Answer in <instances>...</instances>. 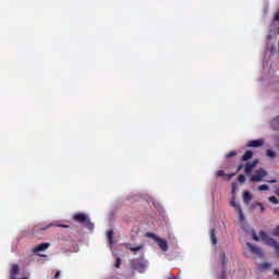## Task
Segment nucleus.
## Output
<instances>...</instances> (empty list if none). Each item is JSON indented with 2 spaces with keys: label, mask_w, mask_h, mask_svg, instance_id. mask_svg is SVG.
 <instances>
[{
  "label": "nucleus",
  "mask_w": 279,
  "mask_h": 279,
  "mask_svg": "<svg viewBox=\"0 0 279 279\" xmlns=\"http://www.w3.org/2000/svg\"><path fill=\"white\" fill-rule=\"evenodd\" d=\"M49 228H71L69 225H60V223H50L47 226L37 225L33 228V234L36 236L38 232H45V230H49Z\"/></svg>",
  "instance_id": "1"
},
{
  "label": "nucleus",
  "mask_w": 279,
  "mask_h": 279,
  "mask_svg": "<svg viewBox=\"0 0 279 279\" xmlns=\"http://www.w3.org/2000/svg\"><path fill=\"white\" fill-rule=\"evenodd\" d=\"M258 165V159H255L253 162H246L244 166L243 163H240L238 166L236 171H242V169H244V173H246V175H250V173H252V171H254L255 167Z\"/></svg>",
  "instance_id": "2"
},
{
  "label": "nucleus",
  "mask_w": 279,
  "mask_h": 279,
  "mask_svg": "<svg viewBox=\"0 0 279 279\" xmlns=\"http://www.w3.org/2000/svg\"><path fill=\"white\" fill-rule=\"evenodd\" d=\"M263 178H267V170L264 168H259L255 171L254 174L251 175L250 181L251 182H263Z\"/></svg>",
  "instance_id": "3"
},
{
  "label": "nucleus",
  "mask_w": 279,
  "mask_h": 279,
  "mask_svg": "<svg viewBox=\"0 0 279 279\" xmlns=\"http://www.w3.org/2000/svg\"><path fill=\"white\" fill-rule=\"evenodd\" d=\"M73 221H77L78 223H90V219L84 213H76L72 217Z\"/></svg>",
  "instance_id": "4"
},
{
  "label": "nucleus",
  "mask_w": 279,
  "mask_h": 279,
  "mask_svg": "<svg viewBox=\"0 0 279 279\" xmlns=\"http://www.w3.org/2000/svg\"><path fill=\"white\" fill-rule=\"evenodd\" d=\"M247 247L250 248L252 254H255L256 256H258L259 258H263L264 254H263V248L253 245L252 243L247 242L246 243Z\"/></svg>",
  "instance_id": "5"
},
{
  "label": "nucleus",
  "mask_w": 279,
  "mask_h": 279,
  "mask_svg": "<svg viewBox=\"0 0 279 279\" xmlns=\"http://www.w3.org/2000/svg\"><path fill=\"white\" fill-rule=\"evenodd\" d=\"M50 246H51V244L48 242L38 244L37 246H35L33 248V254H38V252H45V250H49Z\"/></svg>",
  "instance_id": "6"
},
{
  "label": "nucleus",
  "mask_w": 279,
  "mask_h": 279,
  "mask_svg": "<svg viewBox=\"0 0 279 279\" xmlns=\"http://www.w3.org/2000/svg\"><path fill=\"white\" fill-rule=\"evenodd\" d=\"M265 145V141L263 140H252L247 142V147H263Z\"/></svg>",
  "instance_id": "7"
},
{
  "label": "nucleus",
  "mask_w": 279,
  "mask_h": 279,
  "mask_svg": "<svg viewBox=\"0 0 279 279\" xmlns=\"http://www.w3.org/2000/svg\"><path fill=\"white\" fill-rule=\"evenodd\" d=\"M155 243L158 244L161 252H167V250H169V244H167V240H165L162 238H159Z\"/></svg>",
  "instance_id": "8"
},
{
  "label": "nucleus",
  "mask_w": 279,
  "mask_h": 279,
  "mask_svg": "<svg viewBox=\"0 0 279 279\" xmlns=\"http://www.w3.org/2000/svg\"><path fill=\"white\" fill-rule=\"evenodd\" d=\"M220 260L223 269L222 276H226V265H228V257L226 256L225 252L220 253Z\"/></svg>",
  "instance_id": "9"
},
{
  "label": "nucleus",
  "mask_w": 279,
  "mask_h": 279,
  "mask_svg": "<svg viewBox=\"0 0 279 279\" xmlns=\"http://www.w3.org/2000/svg\"><path fill=\"white\" fill-rule=\"evenodd\" d=\"M253 157H254V153L252 150H246L241 158V162H247V160H252Z\"/></svg>",
  "instance_id": "10"
},
{
  "label": "nucleus",
  "mask_w": 279,
  "mask_h": 279,
  "mask_svg": "<svg viewBox=\"0 0 279 279\" xmlns=\"http://www.w3.org/2000/svg\"><path fill=\"white\" fill-rule=\"evenodd\" d=\"M270 128L271 130H274L275 132H278L279 130V116H277L276 118H274L270 122Z\"/></svg>",
  "instance_id": "11"
},
{
  "label": "nucleus",
  "mask_w": 279,
  "mask_h": 279,
  "mask_svg": "<svg viewBox=\"0 0 279 279\" xmlns=\"http://www.w3.org/2000/svg\"><path fill=\"white\" fill-rule=\"evenodd\" d=\"M242 198H243L244 204H250V201L253 198V196L250 192L244 191Z\"/></svg>",
  "instance_id": "12"
},
{
  "label": "nucleus",
  "mask_w": 279,
  "mask_h": 279,
  "mask_svg": "<svg viewBox=\"0 0 279 279\" xmlns=\"http://www.w3.org/2000/svg\"><path fill=\"white\" fill-rule=\"evenodd\" d=\"M16 276H19V265H13L11 268V277L10 279H16Z\"/></svg>",
  "instance_id": "13"
},
{
  "label": "nucleus",
  "mask_w": 279,
  "mask_h": 279,
  "mask_svg": "<svg viewBox=\"0 0 279 279\" xmlns=\"http://www.w3.org/2000/svg\"><path fill=\"white\" fill-rule=\"evenodd\" d=\"M210 241L213 245H217V233H215V229H211L209 232Z\"/></svg>",
  "instance_id": "14"
},
{
  "label": "nucleus",
  "mask_w": 279,
  "mask_h": 279,
  "mask_svg": "<svg viewBox=\"0 0 279 279\" xmlns=\"http://www.w3.org/2000/svg\"><path fill=\"white\" fill-rule=\"evenodd\" d=\"M236 213L239 214L240 221H245V214H243V209L239 208Z\"/></svg>",
  "instance_id": "15"
},
{
  "label": "nucleus",
  "mask_w": 279,
  "mask_h": 279,
  "mask_svg": "<svg viewBox=\"0 0 279 279\" xmlns=\"http://www.w3.org/2000/svg\"><path fill=\"white\" fill-rule=\"evenodd\" d=\"M114 236V231L109 230L107 231V239L109 240V243H112V238Z\"/></svg>",
  "instance_id": "16"
},
{
  "label": "nucleus",
  "mask_w": 279,
  "mask_h": 279,
  "mask_svg": "<svg viewBox=\"0 0 279 279\" xmlns=\"http://www.w3.org/2000/svg\"><path fill=\"white\" fill-rule=\"evenodd\" d=\"M266 156H268V158H276V153L271 149H267Z\"/></svg>",
  "instance_id": "17"
},
{
  "label": "nucleus",
  "mask_w": 279,
  "mask_h": 279,
  "mask_svg": "<svg viewBox=\"0 0 279 279\" xmlns=\"http://www.w3.org/2000/svg\"><path fill=\"white\" fill-rule=\"evenodd\" d=\"M143 244L138 245V246H133L130 247L131 252H141V250H143Z\"/></svg>",
  "instance_id": "18"
},
{
  "label": "nucleus",
  "mask_w": 279,
  "mask_h": 279,
  "mask_svg": "<svg viewBox=\"0 0 279 279\" xmlns=\"http://www.w3.org/2000/svg\"><path fill=\"white\" fill-rule=\"evenodd\" d=\"M236 156V150H231L229 154L226 155L227 159L234 158Z\"/></svg>",
  "instance_id": "19"
},
{
  "label": "nucleus",
  "mask_w": 279,
  "mask_h": 279,
  "mask_svg": "<svg viewBox=\"0 0 279 279\" xmlns=\"http://www.w3.org/2000/svg\"><path fill=\"white\" fill-rule=\"evenodd\" d=\"M260 269H269V267H271V264L269 263H263L259 265Z\"/></svg>",
  "instance_id": "20"
},
{
  "label": "nucleus",
  "mask_w": 279,
  "mask_h": 279,
  "mask_svg": "<svg viewBox=\"0 0 279 279\" xmlns=\"http://www.w3.org/2000/svg\"><path fill=\"white\" fill-rule=\"evenodd\" d=\"M258 191H269V185L267 184L259 185Z\"/></svg>",
  "instance_id": "21"
},
{
  "label": "nucleus",
  "mask_w": 279,
  "mask_h": 279,
  "mask_svg": "<svg viewBox=\"0 0 279 279\" xmlns=\"http://www.w3.org/2000/svg\"><path fill=\"white\" fill-rule=\"evenodd\" d=\"M147 236H149V239H154V241H158L160 238H158V235H156L155 233H147Z\"/></svg>",
  "instance_id": "22"
},
{
  "label": "nucleus",
  "mask_w": 279,
  "mask_h": 279,
  "mask_svg": "<svg viewBox=\"0 0 279 279\" xmlns=\"http://www.w3.org/2000/svg\"><path fill=\"white\" fill-rule=\"evenodd\" d=\"M268 199L271 204H278L279 203V201L276 196H270Z\"/></svg>",
  "instance_id": "23"
},
{
  "label": "nucleus",
  "mask_w": 279,
  "mask_h": 279,
  "mask_svg": "<svg viewBox=\"0 0 279 279\" xmlns=\"http://www.w3.org/2000/svg\"><path fill=\"white\" fill-rule=\"evenodd\" d=\"M231 206H232L233 208H235V210H239V208H241V205H240V204H236V202H234V201H231Z\"/></svg>",
  "instance_id": "24"
},
{
  "label": "nucleus",
  "mask_w": 279,
  "mask_h": 279,
  "mask_svg": "<svg viewBox=\"0 0 279 279\" xmlns=\"http://www.w3.org/2000/svg\"><path fill=\"white\" fill-rule=\"evenodd\" d=\"M259 238L262 239V241H265V239H267V233L265 231H260Z\"/></svg>",
  "instance_id": "25"
},
{
  "label": "nucleus",
  "mask_w": 279,
  "mask_h": 279,
  "mask_svg": "<svg viewBox=\"0 0 279 279\" xmlns=\"http://www.w3.org/2000/svg\"><path fill=\"white\" fill-rule=\"evenodd\" d=\"M114 267H116V269H119V267H121V259H120V257H118V258L116 259V265H114Z\"/></svg>",
  "instance_id": "26"
},
{
  "label": "nucleus",
  "mask_w": 279,
  "mask_h": 279,
  "mask_svg": "<svg viewBox=\"0 0 279 279\" xmlns=\"http://www.w3.org/2000/svg\"><path fill=\"white\" fill-rule=\"evenodd\" d=\"M238 182H241V183L245 182V177H244V174H240V175L238 177Z\"/></svg>",
  "instance_id": "27"
},
{
  "label": "nucleus",
  "mask_w": 279,
  "mask_h": 279,
  "mask_svg": "<svg viewBox=\"0 0 279 279\" xmlns=\"http://www.w3.org/2000/svg\"><path fill=\"white\" fill-rule=\"evenodd\" d=\"M274 236H279V226H277L272 232Z\"/></svg>",
  "instance_id": "28"
},
{
  "label": "nucleus",
  "mask_w": 279,
  "mask_h": 279,
  "mask_svg": "<svg viewBox=\"0 0 279 279\" xmlns=\"http://www.w3.org/2000/svg\"><path fill=\"white\" fill-rule=\"evenodd\" d=\"M274 21H275L276 23H279V10L275 13Z\"/></svg>",
  "instance_id": "29"
},
{
  "label": "nucleus",
  "mask_w": 279,
  "mask_h": 279,
  "mask_svg": "<svg viewBox=\"0 0 279 279\" xmlns=\"http://www.w3.org/2000/svg\"><path fill=\"white\" fill-rule=\"evenodd\" d=\"M217 175H218V178H223V175H226V172L223 170H219L217 172Z\"/></svg>",
  "instance_id": "30"
},
{
  "label": "nucleus",
  "mask_w": 279,
  "mask_h": 279,
  "mask_svg": "<svg viewBox=\"0 0 279 279\" xmlns=\"http://www.w3.org/2000/svg\"><path fill=\"white\" fill-rule=\"evenodd\" d=\"M257 206L260 208V213H265V206L262 203H257Z\"/></svg>",
  "instance_id": "31"
},
{
  "label": "nucleus",
  "mask_w": 279,
  "mask_h": 279,
  "mask_svg": "<svg viewBox=\"0 0 279 279\" xmlns=\"http://www.w3.org/2000/svg\"><path fill=\"white\" fill-rule=\"evenodd\" d=\"M253 239L255 241H260V238H258V235L256 234V232L253 231Z\"/></svg>",
  "instance_id": "32"
},
{
  "label": "nucleus",
  "mask_w": 279,
  "mask_h": 279,
  "mask_svg": "<svg viewBox=\"0 0 279 279\" xmlns=\"http://www.w3.org/2000/svg\"><path fill=\"white\" fill-rule=\"evenodd\" d=\"M267 182H268V184H276L278 182V180L272 179V180H268Z\"/></svg>",
  "instance_id": "33"
},
{
  "label": "nucleus",
  "mask_w": 279,
  "mask_h": 279,
  "mask_svg": "<svg viewBox=\"0 0 279 279\" xmlns=\"http://www.w3.org/2000/svg\"><path fill=\"white\" fill-rule=\"evenodd\" d=\"M58 278H60V271H57L54 275V279H58Z\"/></svg>",
  "instance_id": "34"
},
{
  "label": "nucleus",
  "mask_w": 279,
  "mask_h": 279,
  "mask_svg": "<svg viewBox=\"0 0 279 279\" xmlns=\"http://www.w3.org/2000/svg\"><path fill=\"white\" fill-rule=\"evenodd\" d=\"M274 276H278L279 279V270H274Z\"/></svg>",
  "instance_id": "35"
},
{
  "label": "nucleus",
  "mask_w": 279,
  "mask_h": 279,
  "mask_svg": "<svg viewBox=\"0 0 279 279\" xmlns=\"http://www.w3.org/2000/svg\"><path fill=\"white\" fill-rule=\"evenodd\" d=\"M39 256L45 257V255H39Z\"/></svg>",
  "instance_id": "36"
},
{
  "label": "nucleus",
  "mask_w": 279,
  "mask_h": 279,
  "mask_svg": "<svg viewBox=\"0 0 279 279\" xmlns=\"http://www.w3.org/2000/svg\"><path fill=\"white\" fill-rule=\"evenodd\" d=\"M232 190L234 191V186L232 187Z\"/></svg>",
  "instance_id": "37"
},
{
  "label": "nucleus",
  "mask_w": 279,
  "mask_h": 279,
  "mask_svg": "<svg viewBox=\"0 0 279 279\" xmlns=\"http://www.w3.org/2000/svg\"><path fill=\"white\" fill-rule=\"evenodd\" d=\"M278 34H279V28H278Z\"/></svg>",
  "instance_id": "38"
}]
</instances>
